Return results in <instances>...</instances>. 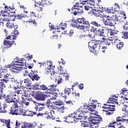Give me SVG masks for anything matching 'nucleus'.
<instances>
[{
  "label": "nucleus",
  "mask_w": 128,
  "mask_h": 128,
  "mask_svg": "<svg viewBox=\"0 0 128 128\" xmlns=\"http://www.w3.org/2000/svg\"><path fill=\"white\" fill-rule=\"evenodd\" d=\"M62 76H64L66 78V80H68V78H70V75L68 74V73L64 72L63 71V74H62Z\"/></svg>",
  "instance_id": "42"
},
{
  "label": "nucleus",
  "mask_w": 128,
  "mask_h": 128,
  "mask_svg": "<svg viewBox=\"0 0 128 128\" xmlns=\"http://www.w3.org/2000/svg\"><path fill=\"white\" fill-rule=\"evenodd\" d=\"M6 102H8L12 105L11 108H20V103L18 102H13L12 98V96H8L5 99Z\"/></svg>",
  "instance_id": "12"
},
{
  "label": "nucleus",
  "mask_w": 128,
  "mask_h": 128,
  "mask_svg": "<svg viewBox=\"0 0 128 128\" xmlns=\"http://www.w3.org/2000/svg\"><path fill=\"white\" fill-rule=\"evenodd\" d=\"M96 108V104L93 103L91 104L90 106H88L87 110H90V112H94L95 109Z\"/></svg>",
  "instance_id": "31"
},
{
  "label": "nucleus",
  "mask_w": 128,
  "mask_h": 128,
  "mask_svg": "<svg viewBox=\"0 0 128 128\" xmlns=\"http://www.w3.org/2000/svg\"><path fill=\"white\" fill-rule=\"evenodd\" d=\"M106 32H108L107 34L108 36V39H106L104 38H102V42H104L106 46L112 45L114 44H118L120 40L118 38V37L115 36L116 32L114 30L110 28H106Z\"/></svg>",
  "instance_id": "2"
},
{
  "label": "nucleus",
  "mask_w": 128,
  "mask_h": 128,
  "mask_svg": "<svg viewBox=\"0 0 128 128\" xmlns=\"http://www.w3.org/2000/svg\"><path fill=\"white\" fill-rule=\"evenodd\" d=\"M24 60L22 58L15 61V63L10 65L9 68L11 69L12 72H18L16 70H26L28 68L26 66Z\"/></svg>",
  "instance_id": "4"
},
{
  "label": "nucleus",
  "mask_w": 128,
  "mask_h": 128,
  "mask_svg": "<svg viewBox=\"0 0 128 128\" xmlns=\"http://www.w3.org/2000/svg\"><path fill=\"white\" fill-rule=\"evenodd\" d=\"M26 87L24 86L20 85L19 88L16 90V94H24V90H26Z\"/></svg>",
  "instance_id": "23"
},
{
  "label": "nucleus",
  "mask_w": 128,
  "mask_h": 128,
  "mask_svg": "<svg viewBox=\"0 0 128 128\" xmlns=\"http://www.w3.org/2000/svg\"><path fill=\"white\" fill-rule=\"evenodd\" d=\"M106 48H108L106 46H104L102 48L101 51L102 52H104H104H106Z\"/></svg>",
  "instance_id": "50"
},
{
  "label": "nucleus",
  "mask_w": 128,
  "mask_h": 128,
  "mask_svg": "<svg viewBox=\"0 0 128 128\" xmlns=\"http://www.w3.org/2000/svg\"><path fill=\"white\" fill-rule=\"evenodd\" d=\"M87 36H88L90 38H92V40H94V35H92V34H89L87 35Z\"/></svg>",
  "instance_id": "58"
},
{
  "label": "nucleus",
  "mask_w": 128,
  "mask_h": 128,
  "mask_svg": "<svg viewBox=\"0 0 128 128\" xmlns=\"http://www.w3.org/2000/svg\"><path fill=\"white\" fill-rule=\"evenodd\" d=\"M16 108V107H14L13 108H11V110L8 112V113L9 114H12V115H14V114H16V109L14 108Z\"/></svg>",
  "instance_id": "38"
},
{
  "label": "nucleus",
  "mask_w": 128,
  "mask_h": 128,
  "mask_svg": "<svg viewBox=\"0 0 128 128\" xmlns=\"http://www.w3.org/2000/svg\"><path fill=\"white\" fill-rule=\"evenodd\" d=\"M86 4L90 6L91 8H96V3L94 2V0H88L86 1Z\"/></svg>",
  "instance_id": "30"
},
{
  "label": "nucleus",
  "mask_w": 128,
  "mask_h": 128,
  "mask_svg": "<svg viewBox=\"0 0 128 128\" xmlns=\"http://www.w3.org/2000/svg\"><path fill=\"white\" fill-rule=\"evenodd\" d=\"M66 30V28L64 27H63V26H57L56 28V30Z\"/></svg>",
  "instance_id": "51"
},
{
  "label": "nucleus",
  "mask_w": 128,
  "mask_h": 128,
  "mask_svg": "<svg viewBox=\"0 0 128 128\" xmlns=\"http://www.w3.org/2000/svg\"><path fill=\"white\" fill-rule=\"evenodd\" d=\"M78 88L80 90H82L84 88V85L82 84H80L78 86Z\"/></svg>",
  "instance_id": "64"
},
{
  "label": "nucleus",
  "mask_w": 128,
  "mask_h": 128,
  "mask_svg": "<svg viewBox=\"0 0 128 128\" xmlns=\"http://www.w3.org/2000/svg\"><path fill=\"white\" fill-rule=\"evenodd\" d=\"M68 34H69L70 36H72L74 34V30H70Z\"/></svg>",
  "instance_id": "62"
},
{
  "label": "nucleus",
  "mask_w": 128,
  "mask_h": 128,
  "mask_svg": "<svg viewBox=\"0 0 128 128\" xmlns=\"http://www.w3.org/2000/svg\"><path fill=\"white\" fill-rule=\"evenodd\" d=\"M30 16H34V18H40L42 16L38 14V12H36L34 11H31L30 12Z\"/></svg>",
  "instance_id": "32"
},
{
  "label": "nucleus",
  "mask_w": 128,
  "mask_h": 128,
  "mask_svg": "<svg viewBox=\"0 0 128 128\" xmlns=\"http://www.w3.org/2000/svg\"><path fill=\"white\" fill-rule=\"evenodd\" d=\"M14 33H12V34L8 36L6 38V40H16V38L17 36H18V31L16 30V29H14Z\"/></svg>",
  "instance_id": "19"
},
{
  "label": "nucleus",
  "mask_w": 128,
  "mask_h": 128,
  "mask_svg": "<svg viewBox=\"0 0 128 128\" xmlns=\"http://www.w3.org/2000/svg\"><path fill=\"white\" fill-rule=\"evenodd\" d=\"M82 2H76L74 6V8H72L73 10H77V12L78 14H84V10H82Z\"/></svg>",
  "instance_id": "15"
},
{
  "label": "nucleus",
  "mask_w": 128,
  "mask_h": 128,
  "mask_svg": "<svg viewBox=\"0 0 128 128\" xmlns=\"http://www.w3.org/2000/svg\"><path fill=\"white\" fill-rule=\"evenodd\" d=\"M88 0H81L82 2H80L82 3V4H86V1Z\"/></svg>",
  "instance_id": "60"
},
{
  "label": "nucleus",
  "mask_w": 128,
  "mask_h": 128,
  "mask_svg": "<svg viewBox=\"0 0 128 128\" xmlns=\"http://www.w3.org/2000/svg\"><path fill=\"white\" fill-rule=\"evenodd\" d=\"M103 12L102 10H100L98 9H92L90 11V14L95 16H100V18H102L104 17Z\"/></svg>",
  "instance_id": "14"
},
{
  "label": "nucleus",
  "mask_w": 128,
  "mask_h": 128,
  "mask_svg": "<svg viewBox=\"0 0 128 128\" xmlns=\"http://www.w3.org/2000/svg\"><path fill=\"white\" fill-rule=\"evenodd\" d=\"M46 66L47 68L46 70V73L47 74H48L51 80H54L56 74V72L54 70V66H52V62L50 61H47Z\"/></svg>",
  "instance_id": "8"
},
{
  "label": "nucleus",
  "mask_w": 128,
  "mask_h": 128,
  "mask_svg": "<svg viewBox=\"0 0 128 128\" xmlns=\"http://www.w3.org/2000/svg\"><path fill=\"white\" fill-rule=\"evenodd\" d=\"M72 92V91H70V88H66L64 89V94H70Z\"/></svg>",
  "instance_id": "43"
},
{
  "label": "nucleus",
  "mask_w": 128,
  "mask_h": 128,
  "mask_svg": "<svg viewBox=\"0 0 128 128\" xmlns=\"http://www.w3.org/2000/svg\"><path fill=\"white\" fill-rule=\"evenodd\" d=\"M116 8H110L108 9V14H114L115 12H118V10H120V6L118 4H116Z\"/></svg>",
  "instance_id": "25"
},
{
  "label": "nucleus",
  "mask_w": 128,
  "mask_h": 128,
  "mask_svg": "<svg viewBox=\"0 0 128 128\" xmlns=\"http://www.w3.org/2000/svg\"><path fill=\"white\" fill-rule=\"evenodd\" d=\"M104 29H98L96 30V32L98 34V36H104Z\"/></svg>",
  "instance_id": "34"
},
{
  "label": "nucleus",
  "mask_w": 128,
  "mask_h": 128,
  "mask_svg": "<svg viewBox=\"0 0 128 128\" xmlns=\"http://www.w3.org/2000/svg\"><path fill=\"white\" fill-rule=\"evenodd\" d=\"M6 124V127L8 128H10V120H5V123H4Z\"/></svg>",
  "instance_id": "44"
},
{
  "label": "nucleus",
  "mask_w": 128,
  "mask_h": 128,
  "mask_svg": "<svg viewBox=\"0 0 128 128\" xmlns=\"http://www.w3.org/2000/svg\"><path fill=\"white\" fill-rule=\"evenodd\" d=\"M54 99L52 98H50L49 100H47V102H46V106L47 108H48L49 110L51 112V114H54V112H56V108H58V110H61V112L64 114V106H62L61 108L56 107L54 106Z\"/></svg>",
  "instance_id": "6"
},
{
  "label": "nucleus",
  "mask_w": 128,
  "mask_h": 128,
  "mask_svg": "<svg viewBox=\"0 0 128 128\" xmlns=\"http://www.w3.org/2000/svg\"><path fill=\"white\" fill-rule=\"evenodd\" d=\"M108 100L109 101H108L107 102V104H114V102H115L117 104H118V102H116V100H118L114 98V97L110 98Z\"/></svg>",
  "instance_id": "33"
},
{
  "label": "nucleus",
  "mask_w": 128,
  "mask_h": 128,
  "mask_svg": "<svg viewBox=\"0 0 128 128\" xmlns=\"http://www.w3.org/2000/svg\"><path fill=\"white\" fill-rule=\"evenodd\" d=\"M56 84L55 85L54 84L52 85H50L48 86V87H47L44 84L40 85V86L37 85L36 86L37 90H44V94H42L37 96L38 100H44L46 98H48V96H50V94H52V92L54 88H56Z\"/></svg>",
  "instance_id": "1"
},
{
  "label": "nucleus",
  "mask_w": 128,
  "mask_h": 128,
  "mask_svg": "<svg viewBox=\"0 0 128 128\" xmlns=\"http://www.w3.org/2000/svg\"><path fill=\"white\" fill-rule=\"evenodd\" d=\"M112 20L114 22H120V20H122V17L118 16V17L114 15L113 16Z\"/></svg>",
  "instance_id": "36"
},
{
  "label": "nucleus",
  "mask_w": 128,
  "mask_h": 128,
  "mask_svg": "<svg viewBox=\"0 0 128 128\" xmlns=\"http://www.w3.org/2000/svg\"><path fill=\"white\" fill-rule=\"evenodd\" d=\"M0 78H10V74L8 73L6 70H0Z\"/></svg>",
  "instance_id": "16"
},
{
  "label": "nucleus",
  "mask_w": 128,
  "mask_h": 128,
  "mask_svg": "<svg viewBox=\"0 0 128 128\" xmlns=\"http://www.w3.org/2000/svg\"><path fill=\"white\" fill-rule=\"evenodd\" d=\"M90 122V128H98V124L100 122H102V117L100 116H90L88 118Z\"/></svg>",
  "instance_id": "7"
},
{
  "label": "nucleus",
  "mask_w": 128,
  "mask_h": 128,
  "mask_svg": "<svg viewBox=\"0 0 128 128\" xmlns=\"http://www.w3.org/2000/svg\"><path fill=\"white\" fill-rule=\"evenodd\" d=\"M53 102L54 104V106H57V108H62L60 106H62V104H64V102H62V101L60 100H54V99H53Z\"/></svg>",
  "instance_id": "28"
},
{
  "label": "nucleus",
  "mask_w": 128,
  "mask_h": 128,
  "mask_svg": "<svg viewBox=\"0 0 128 128\" xmlns=\"http://www.w3.org/2000/svg\"><path fill=\"white\" fill-rule=\"evenodd\" d=\"M52 112H50L49 114H50V115H48L47 118L48 120V118H52V114H54V113H51Z\"/></svg>",
  "instance_id": "56"
},
{
  "label": "nucleus",
  "mask_w": 128,
  "mask_h": 128,
  "mask_svg": "<svg viewBox=\"0 0 128 128\" xmlns=\"http://www.w3.org/2000/svg\"><path fill=\"white\" fill-rule=\"evenodd\" d=\"M49 28H51V30H54V25H52V24H49Z\"/></svg>",
  "instance_id": "61"
},
{
  "label": "nucleus",
  "mask_w": 128,
  "mask_h": 128,
  "mask_svg": "<svg viewBox=\"0 0 128 128\" xmlns=\"http://www.w3.org/2000/svg\"><path fill=\"white\" fill-rule=\"evenodd\" d=\"M122 118H124V120H124V122H128V116H122Z\"/></svg>",
  "instance_id": "54"
},
{
  "label": "nucleus",
  "mask_w": 128,
  "mask_h": 128,
  "mask_svg": "<svg viewBox=\"0 0 128 128\" xmlns=\"http://www.w3.org/2000/svg\"><path fill=\"white\" fill-rule=\"evenodd\" d=\"M91 24H92V26H96L97 28H100L102 25L96 21H93L90 23Z\"/></svg>",
  "instance_id": "37"
},
{
  "label": "nucleus",
  "mask_w": 128,
  "mask_h": 128,
  "mask_svg": "<svg viewBox=\"0 0 128 128\" xmlns=\"http://www.w3.org/2000/svg\"><path fill=\"white\" fill-rule=\"evenodd\" d=\"M116 121L117 122H124V120H126V119H124V118H122V117L120 116H118L117 118H116Z\"/></svg>",
  "instance_id": "45"
},
{
  "label": "nucleus",
  "mask_w": 128,
  "mask_h": 128,
  "mask_svg": "<svg viewBox=\"0 0 128 128\" xmlns=\"http://www.w3.org/2000/svg\"><path fill=\"white\" fill-rule=\"evenodd\" d=\"M82 6H84V8L86 10H90V8H90V6L87 3H86V4H82Z\"/></svg>",
  "instance_id": "41"
},
{
  "label": "nucleus",
  "mask_w": 128,
  "mask_h": 128,
  "mask_svg": "<svg viewBox=\"0 0 128 128\" xmlns=\"http://www.w3.org/2000/svg\"><path fill=\"white\" fill-rule=\"evenodd\" d=\"M9 80H10V81L12 82H13L15 84H16L18 86H18H20V82H18V80L14 78V77H12V75H10V78H8L7 80L3 78L2 80V82H6V84H8V82Z\"/></svg>",
  "instance_id": "17"
},
{
  "label": "nucleus",
  "mask_w": 128,
  "mask_h": 128,
  "mask_svg": "<svg viewBox=\"0 0 128 128\" xmlns=\"http://www.w3.org/2000/svg\"><path fill=\"white\" fill-rule=\"evenodd\" d=\"M24 24H26V22H27V24H36V20H30L28 21L24 20Z\"/></svg>",
  "instance_id": "35"
},
{
  "label": "nucleus",
  "mask_w": 128,
  "mask_h": 128,
  "mask_svg": "<svg viewBox=\"0 0 128 128\" xmlns=\"http://www.w3.org/2000/svg\"><path fill=\"white\" fill-rule=\"evenodd\" d=\"M124 30H128V22L124 26Z\"/></svg>",
  "instance_id": "53"
},
{
  "label": "nucleus",
  "mask_w": 128,
  "mask_h": 128,
  "mask_svg": "<svg viewBox=\"0 0 128 128\" xmlns=\"http://www.w3.org/2000/svg\"><path fill=\"white\" fill-rule=\"evenodd\" d=\"M35 106L36 110H38V112H40V110H42L44 108V104L36 103Z\"/></svg>",
  "instance_id": "22"
},
{
  "label": "nucleus",
  "mask_w": 128,
  "mask_h": 128,
  "mask_svg": "<svg viewBox=\"0 0 128 128\" xmlns=\"http://www.w3.org/2000/svg\"><path fill=\"white\" fill-rule=\"evenodd\" d=\"M29 128H38L36 124H32L29 125Z\"/></svg>",
  "instance_id": "46"
},
{
  "label": "nucleus",
  "mask_w": 128,
  "mask_h": 128,
  "mask_svg": "<svg viewBox=\"0 0 128 128\" xmlns=\"http://www.w3.org/2000/svg\"><path fill=\"white\" fill-rule=\"evenodd\" d=\"M123 46L124 42H119L118 44H116V48L118 50H121Z\"/></svg>",
  "instance_id": "39"
},
{
  "label": "nucleus",
  "mask_w": 128,
  "mask_h": 128,
  "mask_svg": "<svg viewBox=\"0 0 128 128\" xmlns=\"http://www.w3.org/2000/svg\"><path fill=\"white\" fill-rule=\"evenodd\" d=\"M88 106H81L76 110V114H69L66 118L64 117V118L68 120V118H74V120H84V117L80 114H86Z\"/></svg>",
  "instance_id": "3"
},
{
  "label": "nucleus",
  "mask_w": 128,
  "mask_h": 128,
  "mask_svg": "<svg viewBox=\"0 0 128 128\" xmlns=\"http://www.w3.org/2000/svg\"><path fill=\"white\" fill-rule=\"evenodd\" d=\"M10 11L2 12L0 14V24H4V22H10Z\"/></svg>",
  "instance_id": "9"
},
{
  "label": "nucleus",
  "mask_w": 128,
  "mask_h": 128,
  "mask_svg": "<svg viewBox=\"0 0 128 128\" xmlns=\"http://www.w3.org/2000/svg\"><path fill=\"white\" fill-rule=\"evenodd\" d=\"M122 112H128V106H124L123 108H122Z\"/></svg>",
  "instance_id": "52"
},
{
  "label": "nucleus",
  "mask_w": 128,
  "mask_h": 128,
  "mask_svg": "<svg viewBox=\"0 0 128 128\" xmlns=\"http://www.w3.org/2000/svg\"><path fill=\"white\" fill-rule=\"evenodd\" d=\"M23 103L24 104H25L26 106H28L30 104V103L26 100H24Z\"/></svg>",
  "instance_id": "63"
},
{
  "label": "nucleus",
  "mask_w": 128,
  "mask_h": 128,
  "mask_svg": "<svg viewBox=\"0 0 128 128\" xmlns=\"http://www.w3.org/2000/svg\"><path fill=\"white\" fill-rule=\"evenodd\" d=\"M22 128H28V124L24 123L23 125L22 126Z\"/></svg>",
  "instance_id": "59"
},
{
  "label": "nucleus",
  "mask_w": 128,
  "mask_h": 128,
  "mask_svg": "<svg viewBox=\"0 0 128 128\" xmlns=\"http://www.w3.org/2000/svg\"><path fill=\"white\" fill-rule=\"evenodd\" d=\"M60 26H62L63 28H66V26H67V24H66L65 23H61L60 24Z\"/></svg>",
  "instance_id": "55"
},
{
  "label": "nucleus",
  "mask_w": 128,
  "mask_h": 128,
  "mask_svg": "<svg viewBox=\"0 0 128 128\" xmlns=\"http://www.w3.org/2000/svg\"><path fill=\"white\" fill-rule=\"evenodd\" d=\"M40 4L42 6V4H52V3L50 2L49 1L45 0L44 2L40 3Z\"/></svg>",
  "instance_id": "49"
},
{
  "label": "nucleus",
  "mask_w": 128,
  "mask_h": 128,
  "mask_svg": "<svg viewBox=\"0 0 128 128\" xmlns=\"http://www.w3.org/2000/svg\"><path fill=\"white\" fill-rule=\"evenodd\" d=\"M34 74V72L32 71L30 74H28V76L31 78L32 80H38V78H40V77H38V74L32 75Z\"/></svg>",
  "instance_id": "27"
},
{
  "label": "nucleus",
  "mask_w": 128,
  "mask_h": 128,
  "mask_svg": "<svg viewBox=\"0 0 128 128\" xmlns=\"http://www.w3.org/2000/svg\"><path fill=\"white\" fill-rule=\"evenodd\" d=\"M6 26L7 28H14V30H16L18 28V25H14V23L12 22L11 20L8 21Z\"/></svg>",
  "instance_id": "24"
},
{
  "label": "nucleus",
  "mask_w": 128,
  "mask_h": 128,
  "mask_svg": "<svg viewBox=\"0 0 128 128\" xmlns=\"http://www.w3.org/2000/svg\"><path fill=\"white\" fill-rule=\"evenodd\" d=\"M114 105L112 104H104V106H103V108L108 109V110L110 112H114Z\"/></svg>",
  "instance_id": "21"
},
{
  "label": "nucleus",
  "mask_w": 128,
  "mask_h": 128,
  "mask_svg": "<svg viewBox=\"0 0 128 128\" xmlns=\"http://www.w3.org/2000/svg\"><path fill=\"white\" fill-rule=\"evenodd\" d=\"M30 112L28 111H26V112H24V110L22 108H18L16 110V115L18 116L20 114H22L23 116H30V114H28Z\"/></svg>",
  "instance_id": "18"
},
{
  "label": "nucleus",
  "mask_w": 128,
  "mask_h": 128,
  "mask_svg": "<svg viewBox=\"0 0 128 128\" xmlns=\"http://www.w3.org/2000/svg\"><path fill=\"white\" fill-rule=\"evenodd\" d=\"M14 44V41H10V40H5L4 42V48H10L12 44Z\"/></svg>",
  "instance_id": "20"
},
{
  "label": "nucleus",
  "mask_w": 128,
  "mask_h": 128,
  "mask_svg": "<svg viewBox=\"0 0 128 128\" xmlns=\"http://www.w3.org/2000/svg\"><path fill=\"white\" fill-rule=\"evenodd\" d=\"M88 44V47L95 52H98L100 48V44L98 43H96L94 40L90 41Z\"/></svg>",
  "instance_id": "11"
},
{
  "label": "nucleus",
  "mask_w": 128,
  "mask_h": 128,
  "mask_svg": "<svg viewBox=\"0 0 128 128\" xmlns=\"http://www.w3.org/2000/svg\"><path fill=\"white\" fill-rule=\"evenodd\" d=\"M78 22L79 24H82L84 25H80V24H72V26L74 28H78L79 30H90V22L86 20V18H82L78 19Z\"/></svg>",
  "instance_id": "5"
},
{
  "label": "nucleus",
  "mask_w": 128,
  "mask_h": 128,
  "mask_svg": "<svg viewBox=\"0 0 128 128\" xmlns=\"http://www.w3.org/2000/svg\"><path fill=\"white\" fill-rule=\"evenodd\" d=\"M106 18V19L105 21H104V24L105 26H114L115 24H116V22H115L112 18H110V16L104 14L103 17L102 18Z\"/></svg>",
  "instance_id": "10"
},
{
  "label": "nucleus",
  "mask_w": 128,
  "mask_h": 128,
  "mask_svg": "<svg viewBox=\"0 0 128 128\" xmlns=\"http://www.w3.org/2000/svg\"><path fill=\"white\" fill-rule=\"evenodd\" d=\"M6 88V84L2 82H0V90H4Z\"/></svg>",
  "instance_id": "48"
},
{
  "label": "nucleus",
  "mask_w": 128,
  "mask_h": 128,
  "mask_svg": "<svg viewBox=\"0 0 128 128\" xmlns=\"http://www.w3.org/2000/svg\"><path fill=\"white\" fill-rule=\"evenodd\" d=\"M58 70L60 72V75L56 78L55 82L58 84H60L62 82V74H64V70L62 66L58 67Z\"/></svg>",
  "instance_id": "13"
},
{
  "label": "nucleus",
  "mask_w": 128,
  "mask_h": 128,
  "mask_svg": "<svg viewBox=\"0 0 128 128\" xmlns=\"http://www.w3.org/2000/svg\"><path fill=\"white\" fill-rule=\"evenodd\" d=\"M16 18L18 20H24V18H28V15L24 13H22L16 16Z\"/></svg>",
  "instance_id": "29"
},
{
  "label": "nucleus",
  "mask_w": 128,
  "mask_h": 128,
  "mask_svg": "<svg viewBox=\"0 0 128 128\" xmlns=\"http://www.w3.org/2000/svg\"><path fill=\"white\" fill-rule=\"evenodd\" d=\"M81 126H83V128H86L88 126V124L86 122H84L81 124Z\"/></svg>",
  "instance_id": "57"
},
{
  "label": "nucleus",
  "mask_w": 128,
  "mask_h": 128,
  "mask_svg": "<svg viewBox=\"0 0 128 128\" xmlns=\"http://www.w3.org/2000/svg\"><path fill=\"white\" fill-rule=\"evenodd\" d=\"M90 31L92 32H96V28L94 27V26H92Z\"/></svg>",
  "instance_id": "47"
},
{
  "label": "nucleus",
  "mask_w": 128,
  "mask_h": 128,
  "mask_svg": "<svg viewBox=\"0 0 128 128\" xmlns=\"http://www.w3.org/2000/svg\"><path fill=\"white\" fill-rule=\"evenodd\" d=\"M12 101L13 102H18V96H16V94H14L12 96Z\"/></svg>",
  "instance_id": "40"
},
{
  "label": "nucleus",
  "mask_w": 128,
  "mask_h": 128,
  "mask_svg": "<svg viewBox=\"0 0 128 128\" xmlns=\"http://www.w3.org/2000/svg\"><path fill=\"white\" fill-rule=\"evenodd\" d=\"M30 80L28 78L24 79L23 80L20 81V86H24V84H26V86H30L31 84Z\"/></svg>",
  "instance_id": "26"
}]
</instances>
